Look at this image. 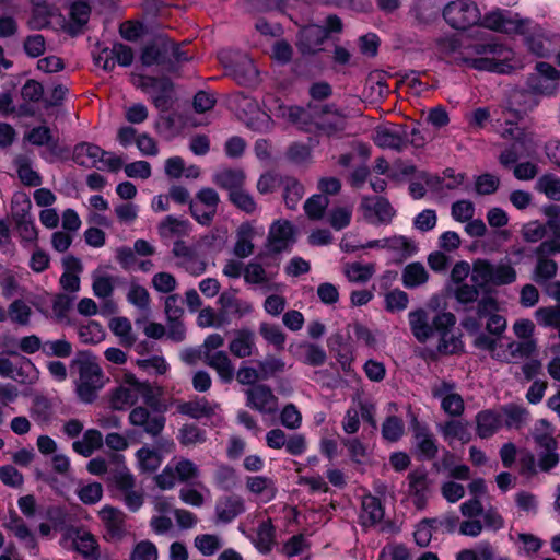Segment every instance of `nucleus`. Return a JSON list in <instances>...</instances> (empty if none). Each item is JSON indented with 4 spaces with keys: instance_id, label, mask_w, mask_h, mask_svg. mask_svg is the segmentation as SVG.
I'll return each instance as SVG.
<instances>
[{
    "instance_id": "nucleus-1",
    "label": "nucleus",
    "mask_w": 560,
    "mask_h": 560,
    "mask_svg": "<svg viewBox=\"0 0 560 560\" xmlns=\"http://www.w3.org/2000/svg\"><path fill=\"white\" fill-rule=\"evenodd\" d=\"M513 51L494 38L474 42L464 46L455 56V62L478 71L509 73Z\"/></svg>"
},
{
    "instance_id": "nucleus-2",
    "label": "nucleus",
    "mask_w": 560,
    "mask_h": 560,
    "mask_svg": "<svg viewBox=\"0 0 560 560\" xmlns=\"http://www.w3.org/2000/svg\"><path fill=\"white\" fill-rule=\"evenodd\" d=\"M288 118L294 124L310 122L327 135L345 129V116L334 104L310 102L306 107L291 106L287 112Z\"/></svg>"
},
{
    "instance_id": "nucleus-3",
    "label": "nucleus",
    "mask_w": 560,
    "mask_h": 560,
    "mask_svg": "<svg viewBox=\"0 0 560 560\" xmlns=\"http://www.w3.org/2000/svg\"><path fill=\"white\" fill-rule=\"evenodd\" d=\"M71 369L78 375L74 385L79 399L85 404L93 402L105 385V376L101 365L94 357L82 354L71 362Z\"/></svg>"
},
{
    "instance_id": "nucleus-4",
    "label": "nucleus",
    "mask_w": 560,
    "mask_h": 560,
    "mask_svg": "<svg viewBox=\"0 0 560 560\" xmlns=\"http://www.w3.org/2000/svg\"><path fill=\"white\" fill-rule=\"evenodd\" d=\"M548 225L552 231V238L542 241L535 249L537 264L534 270V280L538 284H545L552 279L558 271V265L549 256L560 254V219L552 218L548 220Z\"/></svg>"
},
{
    "instance_id": "nucleus-5",
    "label": "nucleus",
    "mask_w": 560,
    "mask_h": 560,
    "mask_svg": "<svg viewBox=\"0 0 560 560\" xmlns=\"http://www.w3.org/2000/svg\"><path fill=\"white\" fill-rule=\"evenodd\" d=\"M139 397L150 405L152 388L150 384L140 382L132 373L122 374L119 385L110 393V407L115 410H125L133 406Z\"/></svg>"
},
{
    "instance_id": "nucleus-6",
    "label": "nucleus",
    "mask_w": 560,
    "mask_h": 560,
    "mask_svg": "<svg viewBox=\"0 0 560 560\" xmlns=\"http://www.w3.org/2000/svg\"><path fill=\"white\" fill-rule=\"evenodd\" d=\"M515 280L516 271L508 262L492 264L486 259H477L472 264L471 281L480 288L488 284L505 285Z\"/></svg>"
},
{
    "instance_id": "nucleus-7",
    "label": "nucleus",
    "mask_w": 560,
    "mask_h": 560,
    "mask_svg": "<svg viewBox=\"0 0 560 560\" xmlns=\"http://www.w3.org/2000/svg\"><path fill=\"white\" fill-rule=\"evenodd\" d=\"M444 20L456 30H466L481 20L477 4L470 0H455L443 10Z\"/></svg>"
},
{
    "instance_id": "nucleus-8",
    "label": "nucleus",
    "mask_w": 560,
    "mask_h": 560,
    "mask_svg": "<svg viewBox=\"0 0 560 560\" xmlns=\"http://www.w3.org/2000/svg\"><path fill=\"white\" fill-rule=\"evenodd\" d=\"M219 202V194L213 188H201L195 200L189 202V211L199 224L209 226L217 214Z\"/></svg>"
},
{
    "instance_id": "nucleus-9",
    "label": "nucleus",
    "mask_w": 560,
    "mask_h": 560,
    "mask_svg": "<svg viewBox=\"0 0 560 560\" xmlns=\"http://www.w3.org/2000/svg\"><path fill=\"white\" fill-rule=\"evenodd\" d=\"M436 335L440 337L438 350L443 354H453L462 350L463 342L459 337L451 330L456 324V317L450 312L436 314L434 316Z\"/></svg>"
},
{
    "instance_id": "nucleus-10",
    "label": "nucleus",
    "mask_w": 560,
    "mask_h": 560,
    "mask_svg": "<svg viewBox=\"0 0 560 560\" xmlns=\"http://www.w3.org/2000/svg\"><path fill=\"white\" fill-rule=\"evenodd\" d=\"M129 423L140 428L142 432L153 439H158L163 432L166 418L160 412L149 410L144 406H137L129 412Z\"/></svg>"
},
{
    "instance_id": "nucleus-11",
    "label": "nucleus",
    "mask_w": 560,
    "mask_h": 560,
    "mask_svg": "<svg viewBox=\"0 0 560 560\" xmlns=\"http://www.w3.org/2000/svg\"><path fill=\"white\" fill-rule=\"evenodd\" d=\"M172 254L178 259L177 266L194 277H198L207 270V260L198 254L195 247L187 245L182 240L174 242Z\"/></svg>"
},
{
    "instance_id": "nucleus-12",
    "label": "nucleus",
    "mask_w": 560,
    "mask_h": 560,
    "mask_svg": "<svg viewBox=\"0 0 560 560\" xmlns=\"http://www.w3.org/2000/svg\"><path fill=\"white\" fill-rule=\"evenodd\" d=\"M246 406L261 415H273L278 410V398L266 384H256L244 390Z\"/></svg>"
},
{
    "instance_id": "nucleus-13",
    "label": "nucleus",
    "mask_w": 560,
    "mask_h": 560,
    "mask_svg": "<svg viewBox=\"0 0 560 560\" xmlns=\"http://www.w3.org/2000/svg\"><path fill=\"white\" fill-rule=\"evenodd\" d=\"M560 72L547 62H538L536 71L527 78V86L534 93L550 95L555 93Z\"/></svg>"
},
{
    "instance_id": "nucleus-14",
    "label": "nucleus",
    "mask_w": 560,
    "mask_h": 560,
    "mask_svg": "<svg viewBox=\"0 0 560 560\" xmlns=\"http://www.w3.org/2000/svg\"><path fill=\"white\" fill-rule=\"evenodd\" d=\"M479 23L489 30L501 33H516L522 28V22L510 11L495 9L485 14Z\"/></svg>"
},
{
    "instance_id": "nucleus-15",
    "label": "nucleus",
    "mask_w": 560,
    "mask_h": 560,
    "mask_svg": "<svg viewBox=\"0 0 560 560\" xmlns=\"http://www.w3.org/2000/svg\"><path fill=\"white\" fill-rule=\"evenodd\" d=\"M415 451L419 459L431 460L439 453V445L435 436L427 425L416 422L412 427Z\"/></svg>"
},
{
    "instance_id": "nucleus-16",
    "label": "nucleus",
    "mask_w": 560,
    "mask_h": 560,
    "mask_svg": "<svg viewBox=\"0 0 560 560\" xmlns=\"http://www.w3.org/2000/svg\"><path fill=\"white\" fill-rule=\"evenodd\" d=\"M245 500L237 494L224 495L218 499L214 508L215 522L229 524L245 512Z\"/></svg>"
},
{
    "instance_id": "nucleus-17",
    "label": "nucleus",
    "mask_w": 560,
    "mask_h": 560,
    "mask_svg": "<svg viewBox=\"0 0 560 560\" xmlns=\"http://www.w3.org/2000/svg\"><path fill=\"white\" fill-rule=\"evenodd\" d=\"M328 37V31L319 25H307L298 35L296 46L301 54L313 55L320 50V46Z\"/></svg>"
},
{
    "instance_id": "nucleus-18",
    "label": "nucleus",
    "mask_w": 560,
    "mask_h": 560,
    "mask_svg": "<svg viewBox=\"0 0 560 560\" xmlns=\"http://www.w3.org/2000/svg\"><path fill=\"white\" fill-rule=\"evenodd\" d=\"M408 493L412 498V502L418 510H423L427 505L430 481L427 471L416 469L409 472Z\"/></svg>"
},
{
    "instance_id": "nucleus-19",
    "label": "nucleus",
    "mask_w": 560,
    "mask_h": 560,
    "mask_svg": "<svg viewBox=\"0 0 560 560\" xmlns=\"http://www.w3.org/2000/svg\"><path fill=\"white\" fill-rule=\"evenodd\" d=\"M412 335L419 342H425L436 334L434 317L423 310L418 308L408 315Z\"/></svg>"
},
{
    "instance_id": "nucleus-20",
    "label": "nucleus",
    "mask_w": 560,
    "mask_h": 560,
    "mask_svg": "<svg viewBox=\"0 0 560 560\" xmlns=\"http://www.w3.org/2000/svg\"><path fill=\"white\" fill-rule=\"evenodd\" d=\"M98 514L105 528L104 537L107 540H118L125 535L126 515L122 511L113 506H104Z\"/></svg>"
},
{
    "instance_id": "nucleus-21",
    "label": "nucleus",
    "mask_w": 560,
    "mask_h": 560,
    "mask_svg": "<svg viewBox=\"0 0 560 560\" xmlns=\"http://www.w3.org/2000/svg\"><path fill=\"white\" fill-rule=\"evenodd\" d=\"M375 143L381 148L401 151L408 142V133L402 126L380 127L375 130Z\"/></svg>"
},
{
    "instance_id": "nucleus-22",
    "label": "nucleus",
    "mask_w": 560,
    "mask_h": 560,
    "mask_svg": "<svg viewBox=\"0 0 560 560\" xmlns=\"http://www.w3.org/2000/svg\"><path fill=\"white\" fill-rule=\"evenodd\" d=\"M361 209L364 211V217L370 218L374 215L377 223L387 224L395 215V210L389 201L383 197H366L364 196L361 201Z\"/></svg>"
},
{
    "instance_id": "nucleus-23",
    "label": "nucleus",
    "mask_w": 560,
    "mask_h": 560,
    "mask_svg": "<svg viewBox=\"0 0 560 560\" xmlns=\"http://www.w3.org/2000/svg\"><path fill=\"white\" fill-rule=\"evenodd\" d=\"M171 48V40L159 37L144 46L141 52L142 65L150 67L152 65H167L171 63L168 49Z\"/></svg>"
},
{
    "instance_id": "nucleus-24",
    "label": "nucleus",
    "mask_w": 560,
    "mask_h": 560,
    "mask_svg": "<svg viewBox=\"0 0 560 560\" xmlns=\"http://www.w3.org/2000/svg\"><path fill=\"white\" fill-rule=\"evenodd\" d=\"M230 75L241 85H252L258 81V70L249 57L240 56L235 61L225 66Z\"/></svg>"
},
{
    "instance_id": "nucleus-25",
    "label": "nucleus",
    "mask_w": 560,
    "mask_h": 560,
    "mask_svg": "<svg viewBox=\"0 0 560 560\" xmlns=\"http://www.w3.org/2000/svg\"><path fill=\"white\" fill-rule=\"evenodd\" d=\"M202 361L207 366L217 372L219 380L223 384H230L234 380L235 366L228 352L218 351L213 354L207 353V357H203Z\"/></svg>"
},
{
    "instance_id": "nucleus-26",
    "label": "nucleus",
    "mask_w": 560,
    "mask_h": 560,
    "mask_svg": "<svg viewBox=\"0 0 560 560\" xmlns=\"http://www.w3.org/2000/svg\"><path fill=\"white\" fill-rule=\"evenodd\" d=\"M229 350L238 359L252 357L256 350L254 331L247 327L235 330L229 343Z\"/></svg>"
},
{
    "instance_id": "nucleus-27",
    "label": "nucleus",
    "mask_w": 560,
    "mask_h": 560,
    "mask_svg": "<svg viewBox=\"0 0 560 560\" xmlns=\"http://www.w3.org/2000/svg\"><path fill=\"white\" fill-rule=\"evenodd\" d=\"M476 433L480 439H489L502 427V415L493 409L479 411L475 417Z\"/></svg>"
},
{
    "instance_id": "nucleus-28",
    "label": "nucleus",
    "mask_w": 560,
    "mask_h": 560,
    "mask_svg": "<svg viewBox=\"0 0 560 560\" xmlns=\"http://www.w3.org/2000/svg\"><path fill=\"white\" fill-rule=\"evenodd\" d=\"M293 235V228L288 221H276L269 230L268 249L271 253L284 250Z\"/></svg>"
},
{
    "instance_id": "nucleus-29",
    "label": "nucleus",
    "mask_w": 560,
    "mask_h": 560,
    "mask_svg": "<svg viewBox=\"0 0 560 560\" xmlns=\"http://www.w3.org/2000/svg\"><path fill=\"white\" fill-rule=\"evenodd\" d=\"M245 486L252 494L265 503L272 501L278 491L275 481L267 476H248Z\"/></svg>"
},
{
    "instance_id": "nucleus-30",
    "label": "nucleus",
    "mask_w": 560,
    "mask_h": 560,
    "mask_svg": "<svg viewBox=\"0 0 560 560\" xmlns=\"http://www.w3.org/2000/svg\"><path fill=\"white\" fill-rule=\"evenodd\" d=\"M217 408V404L208 401L205 397H196L189 401L178 404L177 411L198 420L212 417Z\"/></svg>"
},
{
    "instance_id": "nucleus-31",
    "label": "nucleus",
    "mask_w": 560,
    "mask_h": 560,
    "mask_svg": "<svg viewBox=\"0 0 560 560\" xmlns=\"http://www.w3.org/2000/svg\"><path fill=\"white\" fill-rule=\"evenodd\" d=\"M218 303L222 310L237 318H242L253 312V305L249 302L236 298V291H224L220 294Z\"/></svg>"
},
{
    "instance_id": "nucleus-32",
    "label": "nucleus",
    "mask_w": 560,
    "mask_h": 560,
    "mask_svg": "<svg viewBox=\"0 0 560 560\" xmlns=\"http://www.w3.org/2000/svg\"><path fill=\"white\" fill-rule=\"evenodd\" d=\"M107 151L96 144L81 142L74 147L73 160L81 166L95 167L98 160L106 156Z\"/></svg>"
},
{
    "instance_id": "nucleus-33",
    "label": "nucleus",
    "mask_w": 560,
    "mask_h": 560,
    "mask_svg": "<svg viewBox=\"0 0 560 560\" xmlns=\"http://www.w3.org/2000/svg\"><path fill=\"white\" fill-rule=\"evenodd\" d=\"M4 526L24 545L25 548L34 550L37 546L33 533L28 529L25 522L16 514L11 512L5 520Z\"/></svg>"
},
{
    "instance_id": "nucleus-34",
    "label": "nucleus",
    "mask_w": 560,
    "mask_h": 560,
    "mask_svg": "<svg viewBox=\"0 0 560 560\" xmlns=\"http://www.w3.org/2000/svg\"><path fill=\"white\" fill-rule=\"evenodd\" d=\"M8 354L15 357L14 371L9 378L21 384H33L37 380V369L26 357L9 351Z\"/></svg>"
},
{
    "instance_id": "nucleus-35",
    "label": "nucleus",
    "mask_w": 560,
    "mask_h": 560,
    "mask_svg": "<svg viewBox=\"0 0 560 560\" xmlns=\"http://www.w3.org/2000/svg\"><path fill=\"white\" fill-rule=\"evenodd\" d=\"M151 88L154 90L152 102L156 108L167 110L172 104L173 83L170 79L150 77Z\"/></svg>"
},
{
    "instance_id": "nucleus-36",
    "label": "nucleus",
    "mask_w": 560,
    "mask_h": 560,
    "mask_svg": "<svg viewBox=\"0 0 560 560\" xmlns=\"http://www.w3.org/2000/svg\"><path fill=\"white\" fill-rule=\"evenodd\" d=\"M439 428L440 433L450 445L454 440H458L463 444L468 443L471 440L469 423L463 420H448Z\"/></svg>"
},
{
    "instance_id": "nucleus-37",
    "label": "nucleus",
    "mask_w": 560,
    "mask_h": 560,
    "mask_svg": "<svg viewBox=\"0 0 560 560\" xmlns=\"http://www.w3.org/2000/svg\"><path fill=\"white\" fill-rule=\"evenodd\" d=\"M212 182L232 194V191L244 187L245 173L242 170L224 168L213 175Z\"/></svg>"
},
{
    "instance_id": "nucleus-38",
    "label": "nucleus",
    "mask_w": 560,
    "mask_h": 560,
    "mask_svg": "<svg viewBox=\"0 0 560 560\" xmlns=\"http://www.w3.org/2000/svg\"><path fill=\"white\" fill-rule=\"evenodd\" d=\"M158 231L164 240H170L174 236H187L191 231V224L187 220H179L173 215H167L160 222Z\"/></svg>"
},
{
    "instance_id": "nucleus-39",
    "label": "nucleus",
    "mask_w": 560,
    "mask_h": 560,
    "mask_svg": "<svg viewBox=\"0 0 560 560\" xmlns=\"http://www.w3.org/2000/svg\"><path fill=\"white\" fill-rule=\"evenodd\" d=\"M254 236V228L249 223H243L237 230L236 242L233 247V254L244 259L254 253V244L252 238Z\"/></svg>"
},
{
    "instance_id": "nucleus-40",
    "label": "nucleus",
    "mask_w": 560,
    "mask_h": 560,
    "mask_svg": "<svg viewBox=\"0 0 560 560\" xmlns=\"http://www.w3.org/2000/svg\"><path fill=\"white\" fill-rule=\"evenodd\" d=\"M384 508L378 498L366 494L362 498V523L364 525H374L384 517Z\"/></svg>"
},
{
    "instance_id": "nucleus-41",
    "label": "nucleus",
    "mask_w": 560,
    "mask_h": 560,
    "mask_svg": "<svg viewBox=\"0 0 560 560\" xmlns=\"http://www.w3.org/2000/svg\"><path fill=\"white\" fill-rule=\"evenodd\" d=\"M103 445V436L98 430L90 429L84 432L82 440L74 441L72 448L75 453L90 457L95 450Z\"/></svg>"
},
{
    "instance_id": "nucleus-42",
    "label": "nucleus",
    "mask_w": 560,
    "mask_h": 560,
    "mask_svg": "<svg viewBox=\"0 0 560 560\" xmlns=\"http://www.w3.org/2000/svg\"><path fill=\"white\" fill-rule=\"evenodd\" d=\"M401 280L407 289H413L427 283L429 273L421 262H411L404 268Z\"/></svg>"
},
{
    "instance_id": "nucleus-43",
    "label": "nucleus",
    "mask_w": 560,
    "mask_h": 560,
    "mask_svg": "<svg viewBox=\"0 0 560 560\" xmlns=\"http://www.w3.org/2000/svg\"><path fill=\"white\" fill-rule=\"evenodd\" d=\"M500 413L505 417L504 424L509 429H521L529 417L528 410L516 404L504 405Z\"/></svg>"
},
{
    "instance_id": "nucleus-44",
    "label": "nucleus",
    "mask_w": 560,
    "mask_h": 560,
    "mask_svg": "<svg viewBox=\"0 0 560 560\" xmlns=\"http://www.w3.org/2000/svg\"><path fill=\"white\" fill-rule=\"evenodd\" d=\"M91 15V7L85 1H75L70 8L69 28L72 34H78L86 25Z\"/></svg>"
},
{
    "instance_id": "nucleus-45",
    "label": "nucleus",
    "mask_w": 560,
    "mask_h": 560,
    "mask_svg": "<svg viewBox=\"0 0 560 560\" xmlns=\"http://www.w3.org/2000/svg\"><path fill=\"white\" fill-rule=\"evenodd\" d=\"M283 199L289 209H296L299 201L304 196L303 185L294 177H285L282 180Z\"/></svg>"
},
{
    "instance_id": "nucleus-46",
    "label": "nucleus",
    "mask_w": 560,
    "mask_h": 560,
    "mask_svg": "<svg viewBox=\"0 0 560 560\" xmlns=\"http://www.w3.org/2000/svg\"><path fill=\"white\" fill-rule=\"evenodd\" d=\"M107 480L115 485L120 494L136 487V478L125 465L110 470Z\"/></svg>"
},
{
    "instance_id": "nucleus-47",
    "label": "nucleus",
    "mask_w": 560,
    "mask_h": 560,
    "mask_svg": "<svg viewBox=\"0 0 560 560\" xmlns=\"http://www.w3.org/2000/svg\"><path fill=\"white\" fill-rule=\"evenodd\" d=\"M375 272L374 264L348 262L345 265V275L351 282H368Z\"/></svg>"
},
{
    "instance_id": "nucleus-48",
    "label": "nucleus",
    "mask_w": 560,
    "mask_h": 560,
    "mask_svg": "<svg viewBox=\"0 0 560 560\" xmlns=\"http://www.w3.org/2000/svg\"><path fill=\"white\" fill-rule=\"evenodd\" d=\"M109 328L114 335L120 338L122 346L131 347L136 342L131 323L126 317H114L109 322Z\"/></svg>"
},
{
    "instance_id": "nucleus-49",
    "label": "nucleus",
    "mask_w": 560,
    "mask_h": 560,
    "mask_svg": "<svg viewBox=\"0 0 560 560\" xmlns=\"http://www.w3.org/2000/svg\"><path fill=\"white\" fill-rule=\"evenodd\" d=\"M16 172L21 182L31 187H36L42 184V177L35 172L26 156H18L14 161Z\"/></svg>"
},
{
    "instance_id": "nucleus-50",
    "label": "nucleus",
    "mask_w": 560,
    "mask_h": 560,
    "mask_svg": "<svg viewBox=\"0 0 560 560\" xmlns=\"http://www.w3.org/2000/svg\"><path fill=\"white\" fill-rule=\"evenodd\" d=\"M494 556L493 546L488 541H480L474 548L458 552L456 560H492Z\"/></svg>"
},
{
    "instance_id": "nucleus-51",
    "label": "nucleus",
    "mask_w": 560,
    "mask_h": 560,
    "mask_svg": "<svg viewBox=\"0 0 560 560\" xmlns=\"http://www.w3.org/2000/svg\"><path fill=\"white\" fill-rule=\"evenodd\" d=\"M136 457L142 471L154 472L162 464V456L155 450L141 447L137 451Z\"/></svg>"
},
{
    "instance_id": "nucleus-52",
    "label": "nucleus",
    "mask_w": 560,
    "mask_h": 560,
    "mask_svg": "<svg viewBox=\"0 0 560 560\" xmlns=\"http://www.w3.org/2000/svg\"><path fill=\"white\" fill-rule=\"evenodd\" d=\"M537 351L535 339H525L511 341L508 343V352L512 360H523L530 358Z\"/></svg>"
},
{
    "instance_id": "nucleus-53",
    "label": "nucleus",
    "mask_w": 560,
    "mask_h": 560,
    "mask_svg": "<svg viewBox=\"0 0 560 560\" xmlns=\"http://www.w3.org/2000/svg\"><path fill=\"white\" fill-rule=\"evenodd\" d=\"M329 206V198L324 194H315L304 203V211L311 220H320Z\"/></svg>"
},
{
    "instance_id": "nucleus-54",
    "label": "nucleus",
    "mask_w": 560,
    "mask_h": 560,
    "mask_svg": "<svg viewBox=\"0 0 560 560\" xmlns=\"http://www.w3.org/2000/svg\"><path fill=\"white\" fill-rule=\"evenodd\" d=\"M179 443L184 446H194L206 441V431L196 424H184L177 436Z\"/></svg>"
},
{
    "instance_id": "nucleus-55",
    "label": "nucleus",
    "mask_w": 560,
    "mask_h": 560,
    "mask_svg": "<svg viewBox=\"0 0 560 560\" xmlns=\"http://www.w3.org/2000/svg\"><path fill=\"white\" fill-rule=\"evenodd\" d=\"M275 544V527L271 521H264L257 528L256 547L262 553H267L271 550Z\"/></svg>"
},
{
    "instance_id": "nucleus-56",
    "label": "nucleus",
    "mask_w": 560,
    "mask_h": 560,
    "mask_svg": "<svg viewBox=\"0 0 560 560\" xmlns=\"http://www.w3.org/2000/svg\"><path fill=\"white\" fill-rule=\"evenodd\" d=\"M16 225L18 234L24 246L35 244L37 242L38 232L34 220L31 217L13 220Z\"/></svg>"
},
{
    "instance_id": "nucleus-57",
    "label": "nucleus",
    "mask_w": 560,
    "mask_h": 560,
    "mask_svg": "<svg viewBox=\"0 0 560 560\" xmlns=\"http://www.w3.org/2000/svg\"><path fill=\"white\" fill-rule=\"evenodd\" d=\"M536 189L549 199L560 201V178L553 174H545L536 182Z\"/></svg>"
},
{
    "instance_id": "nucleus-58",
    "label": "nucleus",
    "mask_w": 560,
    "mask_h": 560,
    "mask_svg": "<svg viewBox=\"0 0 560 560\" xmlns=\"http://www.w3.org/2000/svg\"><path fill=\"white\" fill-rule=\"evenodd\" d=\"M74 548L83 557H92L97 549V541L95 537L85 530H77L73 539Z\"/></svg>"
},
{
    "instance_id": "nucleus-59",
    "label": "nucleus",
    "mask_w": 560,
    "mask_h": 560,
    "mask_svg": "<svg viewBox=\"0 0 560 560\" xmlns=\"http://www.w3.org/2000/svg\"><path fill=\"white\" fill-rule=\"evenodd\" d=\"M261 380H268L279 373L284 372L285 362L273 355H267L264 360L257 362Z\"/></svg>"
},
{
    "instance_id": "nucleus-60",
    "label": "nucleus",
    "mask_w": 560,
    "mask_h": 560,
    "mask_svg": "<svg viewBox=\"0 0 560 560\" xmlns=\"http://www.w3.org/2000/svg\"><path fill=\"white\" fill-rule=\"evenodd\" d=\"M405 432L404 421L396 417L389 416L382 424V436L388 442H397Z\"/></svg>"
},
{
    "instance_id": "nucleus-61",
    "label": "nucleus",
    "mask_w": 560,
    "mask_h": 560,
    "mask_svg": "<svg viewBox=\"0 0 560 560\" xmlns=\"http://www.w3.org/2000/svg\"><path fill=\"white\" fill-rule=\"evenodd\" d=\"M78 335L83 343L95 345L104 339L105 331L97 322L90 320L86 325L79 327Z\"/></svg>"
},
{
    "instance_id": "nucleus-62",
    "label": "nucleus",
    "mask_w": 560,
    "mask_h": 560,
    "mask_svg": "<svg viewBox=\"0 0 560 560\" xmlns=\"http://www.w3.org/2000/svg\"><path fill=\"white\" fill-rule=\"evenodd\" d=\"M260 336L270 345H273L278 350L283 349L285 342V334L280 326L269 323H261L259 325Z\"/></svg>"
},
{
    "instance_id": "nucleus-63",
    "label": "nucleus",
    "mask_w": 560,
    "mask_h": 560,
    "mask_svg": "<svg viewBox=\"0 0 560 560\" xmlns=\"http://www.w3.org/2000/svg\"><path fill=\"white\" fill-rule=\"evenodd\" d=\"M387 248L399 254L402 259L412 256L417 252L415 242L402 235L388 237Z\"/></svg>"
},
{
    "instance_id": "nucleus-64",
    "label": "nucleus",
    "mask_w": 560,
    "mask_h": 560,
    "mask_svg": "<svg viewBox=\"0 0 560 560\" xmlns=\"http://www.w3.org/2000/svg\"><path fill=\"white\" fill-rule=\"evenodd\" d=\"M229 200L241 211L248 214L254 213L257 210V203L253 196L246 191L243 187L229 194Z\"/></svg>"
}]
</instances>
